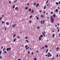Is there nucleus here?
I'll return each mask as SVG.
<instances>
[{
	"label": "nucleus",
	"mask_w": 60,
	"mask_h": 60,
	"mask_svg": "<svg viewBox=\"0 0 60 60\" xmlns=\"http://www.w3.org/2000/svg\"><path fill=\"white\" fill-rule=\"evenodd\" d=\"M41 38L40 36H39V40H41Z\"/></svg>",
	"instance_id": "6e6552de"
},
{
	"label": "nucleus",
	"mask_w": 60,
	"mask_h": 60,
	"mask_svg": "<svg viewBox=\"0 0 60 60\" xmlns=\"http://www.w3.org/2000/svg\"><path fill=\"white\" fill-rule=\"evenodd\" d=\"M34 11V10H32V12L33 13V12Z\"/></svg>",
	"instance_id": "bf43d9fd"
},
{
	"label": "nucleus",
	"mask_w": 60,
	"mask_h": 60,
	"mask_svg": "<svg viewBox=\"0 0 60 60\" xmlns=\"http://www.w3.org/2000/svg\"><path fill=\"white\" fill-rule=\"evenodd\" d=\"M59 4H60V1L59 2Z\"/></svg>",
	"instance_id": "774afa93"
},
{
	"label": "nucleus",
	"mask_w": 60,
	"mask_h": 60,
	"mask_svg": "<svg viewBox=\"0 0 60 60\" xmlns=\"http://www.w3.org/2000/svg\"><path fill=\"white\" fill-rule=\"evenodd\" d=\"M37 20H38L39 19V18H38V17H37Z\"/></svg>",
	"instance_id": "4c0bfd02"
},
{
	"label": "nucleus",
	"mask_w": 60,
	"mask_h": 60,
	"mask_svg": "<svg viewBox=\"0 0 60 60\" xmlns=\"http://www.w3.org/2000/svg\"><path fill=\"white\" fill-rule=\"evenodd\" d=\"M28 37H26V39H27Z\"/></svg>",
	"instance_id": "864d4df0"
},
{
	"label": "nucleus",
	"mask_w": 60,
	"mask_h": 60,
	"mask_svg": "<svg viewBox=\"0 0 60 60\" xmlns=\"http://www.w3.org/2000/svg\"><path fill=\"white\" fill-rule=\"evenodd\" d=\"M0 59H2V56H0Z\"/></svg>",
	"instance_id": "603ef678"
},
{
	"label": "nucleus",
	"mask_w": 60,
	"mask_h": 60,
	"mask_svg": "<svg viewBox=\"0 0 60 60\" xmlns=\"http://www.w3.org/2000/svg\"><path fill=\"white\" fill-rule=\"evenodd\" d=\"M43 12L44 14H45L46 13V12L45 11H43Z\"/></svg>",
	"instance_id": "ea45409f"
},
{
	"label": "nucleus",
	"mask_w": 60,
	"mask_h": 60,
	"mask_svg": "<svg viewBox=\"0 0 60 60\" xmlns=\"http://www.w3.org/2000/svg\"><path fill=\"white\" fill-rule=\"evenodd\" d=\"M26 41L28 43H29V41L28 40H26Z\"/></svg>",
	"instance_id": "cd10ccee"
},
{
	"label": "nucleus",
	"mask_w": 60,
	"mask_h": 60,
	"mask_svg": "<svg viewBox=\"0 0 60 60\" xmlns=\"http://www.w3.org/2000/svg\"><path fill=\"white\" fill-rule=\"evenodd\" d=\"M18 60H21V59H18Z\"/></svg>",
	"instance_id": "0e129e2a"
},
{
	"label": "nucleus",
	"mask_w": 60,
	"mask_h": 60,
	"mask_svg": "<svg viewBox=\"0 0 60 60\" xmlns=\"http://www.w3.org/2000/svg\"><path fill=\"white\" fill-rule=\"evenodd\" d=\"M6 24L7 25H9V23L8 22H6Z\"/></svg>",
	"instance_id": "39448f33"
},
{
	"label": "nucleus",
	"mask_w": 60,
	"mask_h": 60,
	"mask_svg": "<svg viewBox=\"0 0 60 60\" xmlns=\"http://www.w3.org/2000/svg\"><path fill=\"white\" fill-rule=\"evenodd\" d=\"M16 39V38H15V39L14 40V41H13L14 42H15V41Z\"/></svg>",
	"instance_id": "6ab92c4d"
},
{
	"label": "nucleus",
	"mask_w": 60,
	"mask_h": 60,
	"mask_svg": "<svg viewBox=\"0 0 60 60\" xmlns=\"http://www.w3.org/2000/svg\"><path fill=\"white\" fill-rule=\"evenodd\" d=\"M49 55V56H52V55H51L50 54Z\"/></svg>",
	"instance_id": "e2e57ef3"
},
{
	"label": "nucleus",
	"mask_w": 60,
	"mask_h": 60,
	"mask_svg": "<svg viewBox=\"0 0 60 60\" xmlns=\"http://www.w3.org/2000/svg\"><path fill=\"white\" fill-rule=\"evenodd\" d=\"M17 2V0H16L15 1H14V3H16Z\"/></svg>",
	"instance_id": "c85d7f7f"
},
{
	"label": "nucleus",
	"mask_w": 60,
	"mask_h": 60,
	"mask_svg": "<svg viewBox=\"0 0 60 60\" xmlns=\"http://www.w3.org/2000/svg\"><path fill=\"white\" fill-rule=\"evenodd\" d=\"M36 3H34V5H36Z\"/></svg>",
	"instance_id": "473e14b6"
},
{
	"label": "nucleus",
	"mask_w": 60,
	"mask_h": 60,
	"mask_svg": "<svg viewBox=\"0 0 60 60\" xmlns=\"http://www.w3.org/2000/svg\"><path fill=\"white\" fill-rule=\"evenodd\" d=\"M49 4V3L48 4H47V5H46V6H48Z\"/></svg>",
	"instance_id": "37998d69"
},
{
	"label": "nucleus",
	"mask_w": 60,
	"mask_h": 60,
	"mask_svg": "<svg viewBox=\"0 0 60 60\" xmlns=\"http://www.w3.org/2000/svg\"><path fill=\"white\" fill-rule=\"evenodd\" d=\"M29 47H28L27 48H26V50H27V49H29Z\"/></svg>",
	"instance_id": "dca6fc26"
},
{
	"label": "nucleus",
	"mask_w": 60,
	"mask_h": 60,
	"mask_svg": "<svg viewBox=\"0 0 60 60\" xmlns=\"http://www.w3.org/2000/svg\"><path fill=\"white\" fill-rule=\"evenodd\" d=\"M17 37L18 38H20V37H19V36H17Z\"/></svg>",
	"instance_id": "c9c22d12"
},
{
	"label": "nucleus",
	"mask_w": 60,
	"mask_h": 60,
	"mask_svg": "<svg viewBox=\"0 0 60 60\" xmlns=\"http://www.w3.org/2000/svg\"><path fill=\"white\" fill-rule=\"evenodd\" d=\"M31 21H29V23H31Z\"/></svg>",
	"instance_id": "680f3d73"
},
{
	"label": "nucleus",
	"mask_w": 60,
	"mask_h": 60,
	"mask_svg": "<svg viewBox=\"0 0 60 60\" xmlns=\"http://www.w3.org/2000/svg\"><path fill=\"white\" fill-rule=\"evenodd\" d=\"M44 49V46H43L42 47V48H40V49L41 50L42 49Z\"/></svg>",
	"instance_id": "423d86ee"
},
{
	"label": "nucleus",
	"mask_w": 60,
	"mask_h": 60,
	"mask_svg": "<svg viewBox=\"0 0 60 60\" xmlns=\"http://www.w3.org/2000/svg\"><path fill=\"white\" fill-rule=\"evenodd\" d=\"M43 22V20H42L41 21V23H42Z\"/></svg>",
	"instance_id": "052dcab7"
},
{
	"label": "nucleus",
	"mask_w": 60,
	"mask_h": 60,
	"mask_svg": "<svg viewBox=\"0 0 60 60\" xmlns=\"http://www.w3.org/2000/svg\"><path fill=\"white\" fill-rule=\"evenodd\" d=\"M46 8V6H45L44 7V9H45Z\"/></svg>",
	"instance_id": "0eeeda50"
},
{
	"label": "nucleus",
	"mask_w": 60,
	"mask_h": 60,
	"mask_svg": "<svg viewBox=\"0 0 60 60\" xmlns=\"http://www.w3.org/2000/svg\"><path fill=\"white\" fill-rule=\"evenodd\" d=\"M28 47V45H26L25 46V47L26 48H27Z\"/></svg>",
	"instance_id": "2eb2a0df"
},
{
	"label": "nucleus",
	"mask_w": 60,
	"mask_h": 60,
	"mask_svg": "<svg viewBox=\"0 0 60 60\" xmlns=\"http://www.w3.org/2000/svg\"><path fill=\"white\" fill-rule=\"evenodd\" d=\"M39 12H42V11L41 10H40L39 11Z\"/></svg>",
	"instance_id": "5fc2aeb1"
},
{
	"label": "nucleus",
	"mask_w": 60,
	"mask_h": 60,
	"mask_svg": "<svg viewBox=\"0 0 60 60\" xmlns=\"http://www.w3.org/2000/svg\"><path fill=\"white\" fill-rule=\"evenodd\" d=\"M4 53H7V52H6V51H4Z\"/></svg>",
	"instance_id": "7c9ffc66"
},
{
	"label": "nucleus",
	"mask_w": 60,
	"mask_h": 60,
	"mask_svg": "<svg viewBox=\"0 0 60 60\" xmlns=\"http://www.w3.org/2000/svg\"><path fill=\"white\" fill-rule=\"evenodd\" d=\"M58 36L59 37H60V33L59 34Z\"/></svg>",
	"instance_id": "6e6d98bb"
},
{
	"label": "nucleus",
	"mask_w": 60,
	"mask_h": 60,
	"mask_svg": "<svg viewBox=\"0 0 60 60\" xmlns=\"http://www.w3.org/2000/svg\"><path fill=\"white\" fill-rule=\"evenodd\" d=\"M43 36V35H41V36H40V37H42Z\"/></svg>",
	"instance_id": "bb28decb"
},
{
	"label": "nucleus",
	"mask_w": 60,
	"mask_h": 60,
	"mask_svg": "<svg viewBox=\"0 0 60 60\" xmlns=\"http://www.w3.org/2000/svg\"><path fill=\"white\" fill-rule=\"evenodd\" d=\"M29 5V3H28L27 4V6H28Z\"/></svg>",
	"instance_id": "79ce46f5"
},
{
	"label": "nucleus",
	"mask_w": 60,
	"mask_h": 60,
	"mask_svg": "<svg viewBox=\"0 0 60 60\" xmlns=\"http://www.w3.org/2000/svg\"><path fill=\"white\" fill-rule=\"evenodd\" d=\"M16 35L15 34H14L13 35V37H15V36Z\"/></svg>",
	"instance_id": "2f4dec72"
},
{
	"label": "nucleus",
	"mask_w": 60,
	"mask_h": 60,
	"mask_svg": "<svg viewBox=\"0 0 60 60\" xmlns=\"http://www.w3.org/2000/svg\"><path fill=\"white\" fill-rule=\"evenodd\" d=\"M18 8V7H17L15 8V10H16Z\"/></svg>",
	"instance_id": "1a4fd4ad"
},
{
	"label": "nucleus",
	"mask_w": 60,
	"mask_h": 60,
	"mask_svg": "<svg viewBox=\"0 0 60 60\" xmlns=\"http://www.w3.org/2000/svg\"><path fill=\"white\" fill-rule=\"evenodd\" d=\"M54 59V58H52V60H53Z\"/></svg>",
	"instance_id": "338daca9"
},
{
	"label": "nucleus",
	"mask_w": 60,
	"mask_h": 60,
	"mask_svg": "<svg viewBox=\"0 0 60 60\" xmlns=\"http://www.w3.org/2000/svg\"><path fill=\"white\" fill-rule=\"evenodd\" d=\"M11 2L10 1H9V3L10 4H11Z\"/></svg>",
	"instance_id": "13d9d810"
},
{
	"label": "nucleus",
	"mask_w": 60,
	"mask_h": 60,
	"mask_svg": "<svg viewBox=\"0 0 60 60\" xmlns=\"http://www.w3.org/2000/svg\"><path fill=\"white\" fill-rule=\"evenodd\" d=\"M2 23L3 24L4 23V21H2Z\"/></svg>",
	"instance_id": "a19ab883"
},
{
	"label": "nucleus",
	"mask_w": 60,
	"mask_h": 60,
	"mask_svg": "<svg viewBox=\"0 0 60 60\" xmlns=\"http://www.w3.org/2000/svg\"><path fill=\"white\" fill-rule=\"evenodd\" d=\"M51 14H53V12L52 11L51 12Z\"/></svg>",
	"instance_id": "a18cd8bd"
},
{
	"label": "nucleus",
	"mask_w": 60,
	"mask_h": 60,
	"mask_svg": "<svg viewBox=\"0 0 60 60\" xmlns=\"http://www.w3.org/2000/svg\"><path fill=\"white\" fill-rule=\"evenodd\" d=\"M49 49H47V50L46 51V53H47L48 52V51Z\"/></svg>",
	"instance_id": "ddd939ff"
},
{
	"label": "nucleus",
	"mask_w": 60,
	"mask_h": 60,
	"mask_svg": "<svg viewBox=\"0 0 60 60\" xmlns=\"http://www.w3.org/2000/svg\"><path fill=\"white\" fill-rule=\"evenodd\" d=\"M56 4L57 5L58 4V2H56Z\"/></svg>",
	"instance_id": "c756f323"
},
{
	"label": "nucleus",
	"mask_w": 60,
	"mask_h": 60,
	"mask_svg": "<svg viewBox=\"0 0 60 60\" xmlns=\"http://www.w3.org/2000/svg\"><path fill=\"white\" fill-rule=\"evenodd\" d=\"M6 30V27H5V31Z\"/></svg>",
	"instance_id": "3c124183"
},
{
	"label": "nucleus",
	"mask_w": 60,
	"mask_h": 60,
	"mask_svg": "<svg viewBox=\"0 0 60 60\" xmlns=\"http://www.w3.org/2000/svg\"><path fill=\"white\" fill-rule=\"evenodd\" d=\"M16 24H15L12 26V27L13 28L14 27L16 26Z\"/></svg>",
	"instance_id": "f03ea898"
},
{
	"label": "nucleus",
	"mask_w": 60,
	"mask_h": 60,
	"mask_svg": "<svg viewBox=\"0 0 60 60\" xmlns=\"http://www.w3.org/2000/svg\"><path fill=\"white\" fill-rule=\"evenodd\" d=\"M28 8V7H26L25 8V9L26 10H27Z\"/></svg>",
	"instance_id": "a211bd4d"
},
{
	"label": "nucleus",
	"mask_w": 60,
	"mask_h": 60,
	"mask_svg": "<svg viewBox=\"0 0 60 60\" xmlns=\"http://www.w3.org/2000/svg\"><path fill=\"white\" fill-rule=\"evenodd\" d=\"M2 52L1 51H0V55L1 54V53Z\"/></svg>",
	"instance_id": "de8ad7c7"
},
{
	"label": "nucleus",
	"mask_w": 60,
	"mask_h": 60,
	"mask_svg": "<svg viewBox=\"0 0 60 60\" xmlns=\"http://www.w3.org/2000/svg\"><path fill=\"white\" fill-rule=\"evenodd\" d=\"M21 47H24V45L23 44H22L21 45Z\"/></svg>",
	"instance_id": "aec40b11"
},
{
	"label": "nucleus",
	"mask_w": 60,
	"mask_h": 60,
	"mask_svg": "<svg viewBox=\"0 0 60 60\" xmlns=\"http://www.w3.org/2000/svg\"><path fill=\"white\" fill-rule=\"evenodd\" d=\"M2 19V18L1 17L0 18V21H1V19Z\"/></svg>",
	"instance_id": "72a5a7b5"
},
{
	"label": "nucleus",
	"mask_w": 60,
	"mask_h": 60,
	"mask_svg": "<svg viewBox=\"0 0 60 60\" xmlns=\"http://www.w3.org/2000/svg\"><path fill=\"white\" fill-rule=\"evenodd\" d=\"M32 17V16L31 15L30 16V18H31Z\"/></svg>",
	"instance_id": "8fccbe9b"
},
{
	"label": "nucleus",
	"mask_w": 60,
	"mask_h": 60,
	"mask_svg": "<svg viewBox=\"0 0 60 60\" xmlns=\"http://www.w3.org/2000/svg\"><path fill=\"white\" fill-rule=\"evenodd\" d=\"M51 22L52 23H53L54 22V19L52 16H51L50 17Z\"/></svg>",
	"instance_id": "f257e3e1"
},
{
	"label": "nucleus",
	"mask_w": 60,
	"mask_h": 60,
	"mask_svg": "<svg viewBox=\"0 0 60 60\" xmlns=\"http://www.w3.org/2000/svg\"><path fill=\"white\" fill-rule=\"evenodd\" d=\"M56 17V16L55 15V14H54L53 15V17Z\"/></svg>",
	"instance_id": "393cba45"
},
{
	"label": "nucleus",
	"mask_w": 60,
	"mask_h": 60,
	"mask_svg": "<svg viewBox=\"0 0 60 60\" xmlns=\"http://www.w3.org/2000/svg\"><path fill=\"white\" fill-rule=\"evenodd\" d=\"M9 50L10 51H11V48H9Z\"/></svg>",
	"instance_id": "f704fd0d"
},
{
	"label": "nucleus",
	"mask_w": 60,
	"mask_h": 60,
	"mask_svg": "<svg viewBox=\"0 0 60 60\" xmlns=\"http://www.w3.org/2000/svg\"><path fill=\"white\" fill-rule=\"evenodd\" d=\"M39 4H37L36 6V8H37L38 6H39Z\"/></svg>",
	"instance_id": "20e7f679"
},
{
	"label": "nucleus",
	"mask_w": 60,
	"mask_h": 60,
	"mask_svg": "<svg viewBox=\"0 0 60 60\" xmlns=\"http://www.w3.org/2000/svg\"><path fill=\"white\" fill-rule=\"evenodd\" d=\"M15 5H13V7H12L14 9L15 8Z\"/></svg>",
	"instance_id": "f8f14e48"
},
{
	"label": "nucleus",
	"mask_w": 60,
	"mask_h": 60,
	"mask_svg": "<svg viewBox=\"0 0 60 60\" xmlns=\"http://www.w3.org/2000/svg\"><path fill=\"white\" fill-rule=\"evenodd\" d=\"M5 50V48H4V49H3V51H4Z\"/></svg>",
	"instance_id": "e433bc0d"
},
{
	"label": "nucleus",
	"mask_w": 60,
	"mask_h": 60,
	"mask_svg": "<svg viewBox=\"0 0 60 60\" xmlns=\"http://www.w3.org/2000/svg\"><path fill=\"white\" fill-rule=\"evenodd\" d=\"M34 59L35 60H37V59H36V58H35Z\"/></svg>",
	"instance_id": "b1692460"
},
{
	"label": "nucleus",
	"mask_w": 60,
	"mask_h": 60,
	"mask_svg": "<svg viewBox=\"0 0 60 60\" xmlns=\"http://www.w3.org/2000/svg\"><path fill=\"white\" fill-rule=\"evenodd\" d=\"M34 54V53L33 52H32L31 53V54L32 55H33Z\"/></svg>",
	"instance_id": "4d7b16f0"
},
{
	"label": "nucleus",
	"mask_w": 60,
	"mask_h": 60,
	"mask_svg": "<svg viewBox=\"0 0 60 60\" xmlns=\"http://www.w3.org/2000/svg\"><path fill=\"white\" fill-rule=\"evenodd\" d=\"M58 56H59L58 54H57V55H56V57H58Z\"/></svg>",
	"instance_id": "58836bf2"
},
{
	"label": "nucleus",
	"mask_w": 60,
	"mask_h": 60,
	"mask_svg": "<svg viewBox=\"0 0 60 60\" xmlns=\"http://www.w3.org/2000/svg\"><path fill=\"white\" fill-rule=\"evenodd\" d=\"M3 46H2L1 47V49H2L3 48Z\"/></svg>",
	"instance_id": "09e8293b"
},
{
	"label": "nucleus",
	"mask_w": 60,
	"mask_h": 60,
	"mask_svg": "<svg viewBox=\"0 0 60 60\" xmlns=\"http://www.w3.org/2000/svg\"><path fill=\"white\" fill-rule=\"evenodd\" d=\"M28 10L29 11H31V8L29 9H28Z\"/></svg>",
	"instance_id": "4468645a"
},
{
	"label": "nucleus",
	"mask_w": 60,
	"mask_h": 60,
	"mask_svg": "<svg viewBox=\"0 0 60 60\" xmlns=\"http://www.w3.org/2000/svg\"><path fill=\"white\" fill-rule=\"evenodd\" d=\"M44 15H41V17H42V18H44Z\"/></svg>",
	"instance_id": "9b49d317"
},
{
	"label": "nucleus",
	"mask_w": 60,
	"mask_h": 60,
	"mask_svg": "<svg viewBox=\"0 0 60 60\" xmlns=\"http://www.w3.org/2000/svg\"><path fill=\"white\" fill-rule=\"evenodd\" d=\"M6 50L7 51H8L9 50V48H7L6 49Z\"/></svg>",
	"instance_id": "5701e85b"
},
{
	"label": "nucleus",
	"mask_w": 60,
	"mask_h": 60,
	"mask_svg": "<svg viewBox=\"0 0 60 60\" xmlns=\"http://www.w3.org/2000/svg\"><path fill=\"white\" fill-rule=\"evenodd\" d=\"M59 29H58V30H57V32H59Z\"/></svg>",
	"instance_id": "c03bdc74"
},
{
	"label": "nucleus",
	"mask_w": 60,
	"mask_h": 60,
	"mask_svg": "<svg viewBox=\"0 0 60 60\" xmlns=\"http://www.w3.org/2000/svg\"><path fill=\"white\" fill-rule=\"evenodd\" d=\"M49 1V0H48L47 1V2H46V4H47L48 3V2Z\"/></svg>",
	"instance_id": "412c9836"
},
{
	"label": "nucleus",
	"mask_w": 60,
	"mask_h": 60,
	"mask_svg": "<svg viewBox=\"0 0 60 60\" xmlns=\"http://www.w3.org/2000/svg\"><path fill=\"white\" fill-rule=\"evenodd\" d=\"M55 34H53L52 35V37L53 38H54L55 37V35H54Z\"/></svg>",
	"instance_id": "9d476101"
},
{
	"label": "nucleus",
	"mask_w": 60,
	"mask_h": 60,
	"mask_svg": "<svg viewBox=\"0 0 60 60\" xmlns=\"http://www.w3.org/2000/svg\"><path fill=\"white\" fill-rule=\"evenodd\" d=\"M48 47V46L47 45H45V48H47Z\"/></svg>",
	"instance_id": "4be33fe9"
},
{
	"label": "nucleus",
	"mask_w": 60,
	"mask_h": 60,
	"mask_svg": "<svg viewBox=\"0 0 60 60\" xmlns=\"http://www.w3.org/2000/svg\"><path fill=\"white\" fill-rule=\"evenodd\" d=\"M59 49V47H57V48H56V50H58V49Z\"/></svg>",
	"instance_id": "f3484780"
},
{
	"label": "nucleus",
	"mask_w": 60,
	"mask_h": 60,
	"mask_svg": "<svg viewBox=\"0 0 60 60\" xmlns=\"http://www.w3.org/2000/svg\"><path fill=\"white\" fill-rule=\"evenodd\" d=\"M28 54H30V51H28Z\"/></svg>",
	"instance_id": "49530a36"
},
{
	"label": "nucleus",
	"mask_w": 60,
	"mask_h": 60,
	"mask_svg": "<svg viewBox=\"0 0 60 60\" xmlns=\"http://www.w3.org/2000/svg\"><path fill=\"white\" fill-rule=\"evenodd\" d=\"M37 29H38L40 28V27L38 26L37 27Z\"/></svg>",
	"instance_id": "a878e982"
},
{
	"label": "nucleus",
	"mask_w": 60,
	"mask_h": 60,
	"mask_svg": "<svg viewBox=\"0 0 60 60\" xmlns=\"http://www.w3.org/2000/svg\"><path fill=\"white\" fill-rule=\"evenodd\" d=\"M48 54L49 55L50 54V52H48Z\"/></svg>",
	"instance_id": "69168bd1"
},
{
	"label": "nucleus",
	"mask_w": 60,
	"mask_h": 60,
	"mask_svg": "<svg viewBox=\"0 0 60 60\" xmlns=\"http://www.w3.org/2000/svg\"><path fill=\"white\" fill-rule=\"evenodd\" d=\"M55 11L56 12H58V9H56Z\"/></svg>",
	"instance_id": "7ed1b4c3"
}]
</instances>
